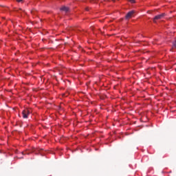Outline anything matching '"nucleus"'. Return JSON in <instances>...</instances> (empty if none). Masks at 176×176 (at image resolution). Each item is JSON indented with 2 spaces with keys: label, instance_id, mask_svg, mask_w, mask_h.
Wrapping results in <instances>:
<instances>
[{
  "label": "nucleus",
  "instance_id": "7ed1b4c3",
  "mask_svg": "<svg viewBox=\"0 0 176 176\" xmlns=\"http://www.w3.org/2000/svg\"><path fill=\"white\" fill-rule=\"evenodd\" d=\"M133 14H134V11L129 12L125 16L126 19L129 20V19H131V17H133Z\"/></svg>",
  "mask_w": 176,
  "mask_h": 176
},
{
  "label": "nucleus",
  "instance_id": "423d86ee",
  "mask_svg": "<svg viewBox=\"0 0 176 176\" xmlns=\"http://www.w3.org/2000/svg\"><path fill=\"white\" fill-rule=\"evenodd\" d=\"M131 3H135V0H129Z\"/></svg>",
  "mask_w": 176,
  "mask_h": 176
},
{
  "label": "nucleus",
  "instance_id": "20e7f679",
  "mask_svg": "<svg viewBox=\"0 0 176 176\" xmlns=\"http://www.w3.org/2000/svg\"><path fill=\"white\" fill-rule=\"evenodd\" d=\"M60 10H62V12H65V13H67V12L69 10V8L68 7L63 6L62 8H60Z\"/></svg>",
  "mask_w": 176,
  "mask_h": 176
},
{
  "label": "nucleus",
  "instance_id": "f03ea898",
  "mask_svg": "<svg viewBox=\"0 0 176 176\" xmlns=\"http://www.w3.org/2000/svg\"><path fill=\"white\" fill-rule=\"evenodd\" d=\"M164 16H166V13H162L161 14L156 15L153 19V23H156L157 20H162V19H163V17Z\"/></svg>",
  "mask_w": 176,
  "mask_h": 176
},
{
  "label": "nucleus",
  "instance_id": "6e6552de",
  "mask_svg": "<svg viewBox=\"0 0 176 176\" xmlns=\"http://www.w3.org/2000/svg\"><path fill=\"white\" fill-rule=\"evenodd\" d=\"M31 13H32V14H35V13H36V11H31Z\"/></svg>",
  "mask_w": 176,
  "mask_h": 176
},
{
  "label": "nucleus",
  "instance_id": "9d476101",
  "mask_svg": "<svg viewBox=\"0 0 176 176\" xmlns=\"http://www.w3.org/2000/svg\"><path fill=\"white\" fill-rule=\"evenodd\" d=\"M17 1V2H21V1H23V0H16Z\"/></svg>",
  "mask_w": 176,
  "mask_h": 176
},
{
  "label": "nucleus",
  "instance_id": "f8f14e48",
  "mask_svg": "<svg viewBox=\"0 0 176 176\" xmlns=\"http://www.w3.org/2000/svg\"><path fill=\"white\" fill-rule=\"evenodd\" d=\"M116 0H112L113 2H115Z\"/></svg>",
  "mask_w": 176,
  "mask_h": 176
},
{
  "label": "nucleus",
  "instance_id": "f257e3e1",
  "mask_svg": "<svg viewBox=\"0 0 176 176\" xmlns=\"http://www.w3.org/2000/svg\"><path fill=\"white\" fill-rule=\"evenodd\" d=\"M30 113H31V111L29 109H24L22 111V116L23 118V119H28V115H30Z\"/></svg>",
  "mask_w": 176,
  "mask_h": 176
},
{
  "label": "nucleus",
  "instance_id": "1a4fd4ad",
  "mask_svg": "<svg viewBox=\"0 0 176 176\" xmlns=\"http://www.w3.org/2000/svg\"><path fill=\"white\" fill-rule=\"evenodd\" d=\"M107 0H103L104 2H107ZM102 1H101V3H104Z\"/></svg>",
  "mask_w": 176,
  "mask_h": 176
},
{
  "label": "nucleus",
  "instance_id": "9b49d317",
  "mask_svg": "<svg viewBox=\"0 0 176 176\" xmlns=\"http://www.w3.org/2000/svg\"><path fill=\"white\" fill-rule=\"evenodd\" d=\"M85 10H89V8H86Z\"/></svg>",
  "mask_w": 176,
  "mask_h": 176
},
{
  "label": "nucleus",
  "instance_id": "0eeeda50",
  "mask_svg": "<svg viewBox=\"0 0 176 176\" xmlns=\"http://www.w3.org/2000/svg\"><path fill=\"white\" fill-rule=\"evenodd\" d=\"M173 49H176V42L173 43Z\"/></svg>",
  "mask_w": 176,
  "mask_h": 176
},
{
  "label": "nucleus",
  "instance_id": "39448f33",
  "mask_svg": "<svg viewBox=\"0 0 176 176\" xmlns=\"http://www.w3.org/2000/svg\"><path fill=\"white\" fill-rule=\"evenodd\" d=\"M88 1H89V2L93 3H97V0H88Z\"/></svg>",
  "mask_w": 176,
  "mask_h": 176
}]
</instances>
